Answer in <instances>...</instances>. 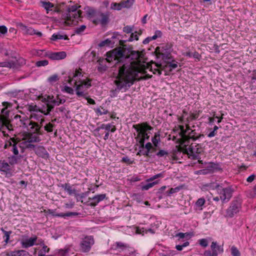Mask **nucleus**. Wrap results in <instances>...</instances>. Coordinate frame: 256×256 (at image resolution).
<instances>
[{
  "label": "nucleus",
  "mask_w": 256,
  "mask_h": 256,
  "mask_svg": "<svg viewBox=\"0 0 256 256\" xmlns=\"http://www.w3.org/2000/svg\"><path fill=\"white\" fill-rule=\"evenodd\" d=\"M108 21V14H104L98 12L97 14L96 20H94V24L101 23L105 24Z\"/></svg>",
  "instance_id": "15"
},
{
  "label": "nucleus",
  "mask_w": 256,
  "mask_h": 256,
  "mask_svg": "<svg viewBox=\"0 0 256 256\" xmlns=\"http://www.w3.org/2000/svg\"><path fill=\"white\" fill-rule=\"evenodd\" d=\"M54 126V125L51 123H48L46 124L44 126V130L47 131L48 132H52V128Z\"/></svg>",
  "instance_id": "49"
},
{
  "label": "nucleus",
  "mask_w": 256,
  "mask_h": 256,
  "mask_svg": "<svg viewBox=\"0 0 256 256\" xmlns=\"http://www.w3.org/2000/svg\"><path fill=\"white\" fill-rule=\"evenodd\" d=\"M134 0H123L121 2L122 8H130L134 4Z\"/></svg>",
  "instance_id": "26"
},
{
  "label": "nucleus",
  "mask_w": 256,
  "mask_h": 256,
  "mask_svg": "<svg viewBox=\"0 0 256 256\" xmlns=\"http://www.w3.org/2000/svg\"><path fill=\"white\" fill-rule=\"evenodd\" d=\"M206 200L204 198H200L196 202V210H202V206L205 204Z\"/></svg>",
  "instance_id": "28"
},
{
  "label": "nucleus",
  "mask_w": 256,
  "mask_h": 256,
  "mask_svg": "<svg viewBox=\"0 0 256 256\" xmlns=\"http://www.w3.org/2000/svg\"><path fill=\"white\" fill-rule=\"evenodd\" d=\"M20 156H18V154L14 156H11L8 157V160L9 164L11 165H14L18 163V160H20Z\"/></svg>",
  "instance_id": "27"
},
{
  "label": "nucleus",
  "mask_w": 256,
  "mask_h": 256,
  "mask_svg": "<svg viewBox=\"0 0 256 256\" xmlns=\"http://www.w3.org/2000/svg\"><path fill=\"white\" fill-rule=\"evenodd\" d=\"M110 8L112 10H120L122 9L121 2L120 3L112 2L110 4Z\"/></svg>",
  "instance_id": "37"
},
{
  "label": "nucleus",
  "mask_w": 256,
  "mask_h": 256,
  "mask_svg": "<svg viewBox=\"0 0 256 256\" xmlns=\"http://www.w3.org/2000/svg\"><path fill=\"white\" fill-rule=\"evenodd\" d=\"M256 178V176L254 174L250 176L246 179V181L248 182H252Z\"/></svg>",
  "instance_id": "57"
},
{
  "label": "nucleus",
  "mask_w": 256,
  "mask_h": 256,
  "mask_svg": "<svg viewBox=\"0 0 256 256\" xmlns=\"http://www.w3.org/2000/svg\"><path fill=\"white\" fill-rule=\"evenodd\" d=\"M200 135L199 134H197L195 132V130H192L191 129L187 132L186 136L184 140H188L189 142L190 139L192 140H196L199 137Z\"/></svg>",
  "instance_id": "21"
},
{
  "label": "nucleus",
  "mask_w": 256,
  "mask_h": 256,
  "mask_svg": "<svg viewBox=\"0 0 256 256\" xmlns=\"http://www.w3.org/2000/svg\"><path fill=\"white\" fill-rule=\"evenodd\" d=\"M210 248L213 253V256H218V254L222 253L224 251L223 248L218 246L216 242H212Z\"/></svg>",
  "instance_id": "18"
},
{
  "label": "nucleus",
  "mask_w": 256,
  "mask_h": 256,
  "mask_svg": "<svg viewBox=\"0 0 256 256\" xmlns=\"http://www.w3.org/2000/svg\"><path fill=\"white\" fill-rule=\"evenodd\" d=\"M134 127L139 132L138 136L140 137V138L138 142L140 144L142 145L144 143L145 140H148L150 138L149 132H148V130H152V128L146 123L134 126Z\"/></svg>",
  "instance_id": "6"
},
{
  "label": "nucleus",
  "mask_w": 256,
  "mask_h": 256,
  "mask_svg": "<svg viewBox=\"0 0 256 256\" xmlns=\"http://www.w3.org/2000/svg\"><path fill=\"white\" fill-rule=\"evenodd\" d=\"M232 255V256H240V253L238 250L235 247L232 246L231 248Z\"/></svg>",
  "instance_id": "45"
},
{
  "label": "nucleus",
  "mask_w": 256,
  "mask_h": 256,
  "mask_svg": "<svg viewBox=\"0 0 256 256\" xmlns=\"http://www.w3.org/2000/svg\"><path fill=\"white\" fill-rule=\"evenodd\" d=\"M30 125H32L31 128H34V132L26 134L22 139L14 137L10 138L6 142L4 148H10L13 154L16 155L19 153L18 147L20 148V152L22 153L26 148L34 149L35 146L32 143L39 142L41 140L38 134L40 127L38 124L34 122H30Z\"/></svg>",
  "instance_id": "2"
},
{
  "label": "nucleus",
  "mask_w": 256,
  "mask_h": 256,
  "mask_svg": "<svg viewBox=\"0 0 256 256\" xmlns=\"http://www.w3.org/2000/svg\"><path fill=\"white\" fill-rule=\"evenodd\" d=\"M84 98L87 100L88 103L92 104H95V102L93 99H92L91 98H87L86 96V97H84Z\"/></svg>",
  "instance_id": "62"
},
{
  "label": "nucleus",
  "mask_w": 256,
  "mask_h": 256,
  "mask_svg": "<svg viewBox=\"0 0 256 256\" xmlns=\"http://www.w3.org/2000/svg\"><path fill=\"white\" fill-rule=\"evenodd\" d=\"M106 60L108 62L113 60L124 62L119 66L118 75L114 81L117 89L130 87L134 80H146L152 77L146 74L149 69L154 74H162V70L170 72L178 66L176 63L168 62L166 64L154 63V66L149 64L144 60L142 54L137 51L128 52L122 48H118L106 53Z\"/></svg>",
  "instance_id": "1"
},
{
  "label": "nucleus",
  "mask_w": 256,
  "mask_h": 256,
  "mask_svg": "<svg viewBox=\"0 0 256 256\" xmlns=\"http://www.w3.org/2000/svg\"><path fill=\"white\" fill-rule=\"evenodd\" d=\"M241 204L240 202L238 201L232 202L227 209L226 216L228 218L233 217L239 212Z\"/></svg>",
  "instance_id": "12"
},
{
  "label": "nucleus",
  "mask_w": 256,
  "mask_h": 256,
  "mask_svg": "<svg viewBox=\"0 0 256 256\" xmlns=\"http://www.w3.org/2000/svg\"><path fill=\"white\" fill-rule=\"evenodd\" d=\"M58 80V76L57 74H53L48 78V81L51 83L54 84Z\"/></svg>",
  "instance_id": "42"
},
{
  "label": "nucleus",
  "mask_w": 256,
  "mask_h": 256,
  "mask_svg": "<svg viewBox=\"0 0 256 256\" xmlns=\"http://www.w3.org/2000/svg\"><path fill=\"white\" fill-rule=\"evenodd\" d=\"M180 188L178 186L174 188H171L169 192H168V194L170 195L171 194L177 192L180 190Z\"/></svg>",
  "instance_id": "50"
},
{
  "label": "nucleus",
  "mask_w": 256,
  "mask_h": 256,
  "mask_svg": "<svg viewBox=\"0 0 256 256\" xmlns=\"http://www.w3.org/2000/svg\"><path fill=\"white\" fill-rule=\"evenodd\" d=\"M168 152L164 150H160L157 154L156 155L158 156H163L165 155H167Z\"/></svg>",
  "instance_id": "56"
},
{
  "label": "nucleus",
  "mask_w": 256,
  "mask_h": 256,
  "mask_svg": "<svg viewBox=\"0 0 256 256\" xmlns=\"http://www.w3.org/2000/svg\"><path fill=\"white\" fill-rule=\"evenodd\" d=\"M68 251L66 250H59L58 252V256H64Z\"/></svg>",
  "instance_id": "54"
},
{
  "label": "nucleus",
  "mask_w": 256,
  "mask_h": 256,
  "mask_svg": "<svg viewBox=\"0 0 256 256\" xmlns=\"http://www.w3.org/2000/svg\"><path fill=\"white\" fill-rule=\"evenodd\" d=\"M62 188L66 191L70 195L76 194V190L75 188H73L69 184H65L62 185Z\"/></svg>",
  "instance_id": "23"
},
{
  "label": "nucleus",
  "mask_w": 256,
  "mask_h": 256,
  "mask_svg": "<svg viewBox=\"0 0 256 256\" xmlns=\"http://www.w3.org/2000/svg\"><path fill=\"white\" fill-rule=\"evenodd\" d=\"M64 90L66 92L70 94H73L74 92V90H73V88L68 86H64Z\"/></svg>",
  "instance_id": "51"
},
{
  "label": "nucleus",
  "mask_w": 256,
  "mask_h": 256,
  "mask_svg": "<svg viewBox=\"0 0 256 256\" xmlns=\"http://www.w3.org/2000/svg\"><path fill=\"white\" fill-rule=\"evenodd\" d=\"M50 248L45 244H43L42 249L39 252L38 256H45L48 252Z\"/></svg>",
  "instance_id": "35"
},
{
  "label": "nucleus",
  "mask_w": 256,
  "mask_h": 256,
  "mask_svg": "<svg viewBox=\"0 0 256 256\" xmlns=\"http://www.w3.org/2000/svg\"><path fill=\"white\" fill-rule=\"evenodd\" d=\"M163 176L164 174L162 173L154 176L148 180V184L142 186V189L143 190H148L149 188H152L154 185L158 184V180L154 182L152 181L156 178L163 177Z\"/></svg>",
  "instance_id": "13"
},
{
  "label": "nucleus",
  "mask_w": 256,
  "mask_h": 256,
  "mask_svg": "<svg viewBox=\"0 0 256 256\" xmlns=\"http://www.w3.org/2000/svg\"><path fill=\"white\" fill-rule=\"evenodd\" d=\"M0 172L8 174L11 172V168L9 164L5 160H0Z\"/></svg>",
  "instance_id": "17"
},
{
  "label": "nucleus",
  "mask_w": 256,
  "mask_h": 256,
  "mask_svg": "<svg viewBox=\"0 0 256 256\" xmlns=\"http://www.w3.org/2000/svg\"><path fill=\"white\" fill-rule=\"evenodd\" d=\"M199 244L202 246L206 248L208 246V241L206 239L202 238L199 240Z\"/></svg>",
  "instance_id": "46"
},
{
  "label": "nucleus",
  "mask_w": 256,
  "mask_h": 256,
  "mask_svg": "<svg viewBox=\"0 0 256 256\" xmlns=\"http://www.w3.org/2000/svg\"><path fill=\"white\" fill-rule=\"evenodd\" d=\"M140 150L138 152L137 154L138 155H143L146 156H150L149 152H148V151H146V149L144 148V144H140Z\"/></svg>",
  "instance_id": "31"
},
{
  "label": "nucleus",
  "mask_w": 256,
  "mask_h": 256,
  "mask_svg": "<svg viewBox=\"0 0 256 256\" xmlns=\"http://www.w3.org/2000/svg\"><path fill=\"white\" fill-rule=\"evenodd\" d=\"M8 32L7 28L4 26H0V34H6Z\"/></svg>",
  "instance_id": "53"
},
{
  "label": "nucleus",
  "mask_w": 256,
  "mask_h": 256,
  "mask_svg": "<svg viewBox=\"0 0 256 256\" xmlns=\"http://www.w3.org/2000/svg\"><path fill=\"white\" fill-rule=\"evenodd\" d=\"M66 53L64 52H51L48 54V56L52 60H60L66 57Z\"/></svg>",
  "instance_id": "16"
},
{
  "label": "nucleus",
  "mask_w": 256,
  "mask_h": 256,
  "mask_svg": "<svg viewBox=\"0 0 256 256\" xmlns=\"http://www.w3.org/2000/svg\"><path fill=\"white\" fill-rule=\"evenodd\" d=\"M86 28V26L85 25H82L76 29V32L78 34H80Z\"/></svg>",
  "instance_id": "52"
},
{
  "label": "nucleus",
  "mask_w": 256,
  "mask_h": 256,
  "mask_svg": "<svg viewBox=\"0 0 256 256\" xmlns=\"http://www.w3.org/2000/svg\"><path fill=\"white\" fill-rule=\"evenodd\" d=\"M180 148L183 152L186 154L188 157L193 160H198L200 163H202L200 160V154L202 152V148L196 143H192L190 144V142L188 140H183L180 146Z\"/></svg>",
  "instance_id": "4"
},
{
  "label": "nucleus",
  "mask_w": 256,
  "mask_h": 256,
  "mask_svg": "<svg viewBox=\"0 0 256 256\" xmlns=\"http://www.w3.org/2000/svg\"><path fill=\"white\" fill-rule=\"evenodd\" d=\"M51 39L53 40H66L68 38L66 35H62L60 34H52Z\"/></svg>",
  "instance_id": "33"
},
{
  "label": "nucleus",
  "mask_w": 256,
  "mask_h": 256,
  "mask_svg": "<svg viewBox=\"0 0 256 256\" xmlns=\"http://www.w3.org/2000/svg\"><path fill=\"white\" fill-rule=\"evenodd\" d=\"M64 99H62L58 96L56 98L48 96V98L46 108L42 109L40 110H39L44 114L47 115L49 114L50 112L52 110L54 106H59L60 104H64Z\"/></svg>",
  "instance_id": "7"
},
{
  "label": "nucleus",
  "mask_w": 256,
  "mask_h": 256,
  "mask_svg": "<svg viewBox=\"0 0 256 256\" xmlns=\"http://www.w3.org/2000/svg\"><path fill=\"white\" fill-rule=\"evenodd\" d=\"M189 235H190V234L187 232H186V233L180 232L176 235V236L180 238H183L185 236H189Z\"/></svg>",
  "instance_id": "55"
},
{
  "label": "nucleus",
  "mask_w": 256,
  "mask_h": 256,
  "mask_svg": "<svg viewBox=\"0 0 256 256\" xmlns=\"http://www.w3.org/2000/svg\"><path fill=\"white\" fill-rule=\"evenodd\" d=\"M74 196L76 198L78 201L80 200L84 197L83 194H80L77 192L76 193V194H74Z\"/></svg>",
  "instance_id": "63"
},
{
  "label": "nucleus",
  "mask_w": 256,
  "mask_h": 256,
  "mask_svg": "<svg viewBox=\"0 0 256 256\" xmlns=\"http://www.w3.org/2000/svg\"><path fill=\"white\" fill-rule=\"evenodd\" d=\"M94 244V240L92 236H86L80 244L81 251L84 252H89Z\"/></svg>",
  "instance_id": "8"
},
{
  "label": "nucleus",
  "mask_w": 256,
  "mask_h": 256,
  "mask_svg": "<svg viewBox=\"0 0 256 256\" xmlns=\"http://www.w3.org/2000/svg\"><path fill=\"white\" fill-rule=\"evenodd\" d=\"M122 161L123 162H124L126 163H128V164H132V161L128 158V157H124L122 158Z\"/></svg>",
  "instance_id": "58"
},
{
  "label": "nucleus",
  "mask_w": 256,
  "mask_h": 256,
  "mask_svg": "<svg viewBox=\"0 0 256 256\" xmlns=\"http://www.w3.org/2000/svg\"><path fill=\"white\" fill-rule=\"evenodd\" d=\"M41 6L46 10L47 14H48L50 12L52 11V9L54 8V4L50 2L41 1Z\"/></svg>",
  "instance_id": "22"
},
{
  "label": "nucleus",
  "mask_w": 256,
  "mask_h": 256,
  "mask_svg": "<svg viewBox=\"0 0 256 256\" xmlns=\"http://www.w3.org/2000/svg\"><path fill=\"white\" fill-rule=\"evenodd\" d=\"M106 195L105 194H100L96 195L92 198L90 205L92 206H96L99 202L102 201L106 198Z\"/></svg>",
  "instance_id": "19"
},
{
  "label": "nucleus",
  "mask_w": 256,
  "mask_h": 256,
  "mask_svg": "<svg viewBox=\"0 0 256 256\" xmlns=\"http://www.w3.org/2000/svg\"><path fill=\"white\" fill-rule=\"evenodd\" d=\"M6 255L7 256H29L30 254L24 250H18L8 252Z\"/></svg>",
  "instance_id": "20"
},
{
  "label": "nucleus",
  "mask_w": 256,
  "mask_h": 256,
  "mask_svg": "<svg viewBox=\"0 0 256 256\" xmlns=\"http://www.w3.org/2000/svg\"><path fill=\"white\" fill-rule=\"evenodd\" d=\"M16 62L12 61H5L4 62H0V66L1 67H6L9 68H15L16 67Z\"/></svg>",
  "instance_id": "25"
},
{
  "label": "nucleus",
  "mask_w": 256,
  "mask_h": 256,
  "mask_svg": "<svg viewBox=\"0 0 256 256\" xmlns=\"http://www.w3.org/2000/svg\"><path fill=\"white\" fill-rule=\"evenodd\" d=\"M16 26L24 34H36L40 37L42 36V34L41 32H37L32 28L28 26L21 22L17 23Z\"/></svg>",
  "instance_id": "10"
},
{
  "label": "nucleus",
  "mask_w": 256,
  "mask_h": 256,
  "mask_svg": "<svg viewBox=\"0 0 256 256\" xmlns=\"http://www.w3.org/2000/svg\"><path fill=\"white\" fill-rule=\"evenodd\" d=\"M112 44V40L109 39H106L105 40L100 42L98 44V46L100 47H102L105 46H110Z\"/></svg>",
  "instance_id": "39"
},
{
  "label": "nucleus",
  "mask_w": 256,
  "mask_h": 256,
  "mask_svg": "<svg viewBox=\"0 0 256 256\" xmlns=\"http://www.w3.org/2000/svg\"><path fill=\"white\" fill-rule=\"evenodd\" d=\"M101 128L102 129H104L108 131H110L112 132H114L116 130L115 126L110 124H103L102 125Z\"/></svg>",
  "instance_id": "30"
},
{
  "label": "nucleus",
  "mask_w": 256,
  "mask_h": 256,
  "mask_svg": "<svg viewBox=\"0 0 256 256\" xmlns=\"http://www.w3.org/2000/svg\"><path fill=\"white\" fill-rule=\"evenodd\" d=\"M16 63L20 65H22L26 64L25 60L22 58H20L16 60Z\"/></svg>",
  "instance_id": "64"
},
{
  "label": "nucleus",
  "mask_w": 256,
  "mask_h": 256,
  "mask_svg": "<svg viewBox=\"0 0 256 256\" xmlns=\"http://www.w3.org/2000/svg\"><path fill=\"white\" fill-rule=\"evenodd\" d=\"M190 243L188 242H184L182 244H178L176 246V248L179 251L182 250L184 248H185L189 245Z\"/></svg>",
  "instance_id": "43"
},
{
  "label": "nucleus",
  "mask_w": 256,
  "mask_h": 256,
  "mask_svg": "<svg viewBox=\"0 0 256 256\" xmlns=\"http://www.w3.org/2000/svg\"><path fill=\"white\" fill-rule=\"evenodd\" d=\"M204 255V256H213V253L209 250H205Z\"/></svg>",
  "instance_id": "61"
},
{
  "label": "nucleus",
  "mask_w": 256,
  "mask_h": 256,
  "mask_svg": "<svg viewBox=\"0 0 256 256\" xmlns=\"http://www.w3.org/2000/svg\"><path fill=\"white\" fill-rule=\"evenodd\" d=\"M180 134L182 136V138L184 140L187 134V132L190 130V126H186V129L184 128V126H180Z\"/></svg>",
  "instance_id": "29"
},
{
  "label": "nucleus",
  "mask_w": 256,
  "mask_h": 256,
  "mask_svg": "<svg viewBox=\"0 0 256 256\" xmlns=\"http://www.w3.org/2000/svg\"><path fill=\"white\" fill-rule=\"evenodd\" d=\"M141 33L137 34L136 32H132L130 34V36L128 40V42H132L134 40H138V35H140Z\"/></svg>",
  "instance_id": "38"
},
{
  "label": "nucleus",
  "mask_w": 256,
  "mask_h": 256,
  "mask_svg": "<svg viewBox=\"0 0 256 256\" xmlns=\"http://www.w3.org/2000/svg\"><path fill=\"white\" fill-rule=\"evenodd\" d=\"M37 240L38 237L36 236L28 238L27 236L24 235L22 236L20 242L22 248H28L34 246Z\"/></svg>",
  "instance_id": "9"
},
{
  "label": "nucleus",
  "mask_w": 256,
  "mask_h": 256,
  "mask_svg": "<svg viewBox=\"0 0 256 256\" xmlns=\"http://www.w3.org/2000/svg\"><path fill=\"white\" fill-rule=\"evenodd\" d=\"M4 120L2 118V116L0 115V130L4 126Z\"/></svg>",
  "instance_id": "59"
},
{
  "label": "nucleus",
  "mask_w": 256,
  "mask_h": 256,
  "mask_svg": "<svg viewBox=\"0 0 256 256\" xmlns=\"http://www.w3.org/2000/svg\"><path fill=\"white\" fill-rule=\"evenodd\" d=\"M86 16L89 20L92 21L94 23V20H96L97 17V14L98 12H96L95 10L92 8L88 7L85 8Z\"/></svg>",
  "instance_id": "14"
},
{
  "label": "nucleus",
  "mask_w": 256,
  "mask_h": 256,
  "mask_svg": "<svg viewBox=\"0 0 256 256\" xmlns=\"http://www.w3.org/2000/svg\"><path fill=\"white\" fill-rule=\"evenodd\" d=\"M76 213L74 212H67V213H60V214H54V216L58 217H66V216H70L72 215H76Z\"/></svg>",
  "instance_id": "41"
},
{
  "label": "nucleus",
  "mask_w": 256,
  "mask_h": 256,
  "mask_svg": "<svg viewBox=\"0 0 256 256\" xmlns=\"http://www.w3.org/2000/svg\"><path fill=\"white\" fill-rule=\"evenodd\" d=\"M160 141V134L158 132H156L154 134V136L152 138V142L154 147H157L158 144Z\"/></svg>",
  "instance_id": "32"
},
{
  "label": "nucleus",
  "mask_w": 256,
  "mask_h": 256,
  "mask_svg": "<svg viewBox=\"0 0 256 256\" xmlns=\"http://www.w3.org/2000/svg\"><path fill=\"white\" fill-rule=\"evenodd\" d=\"M82 18L81 10L76 5L68 6L66 12L62 15L64 24L70 26L76 25Z\"/></svg>",
  "instance_id": "5"
},
{
  "label": "nucleus",
  "mask_w": 256,
  "mask_h": 256,
  "mask_svg": "<svg viewBox=\"0 0 256 256\" xmlns=\"http://www.w3.org/2000/svg\"><path fill=\"white\" fill-rule=\"evenodd\" d=\"M192 57H194V58L198 59V60H200V56L198 52H194L192 53Z\"/></svg>",
  "instance_id": "60"
},
{
  "label": "nucleus",
  "mask_w": 256,
  "mask_h": 256,
  "mask_svg": "<svg viewBox=\"0 0 256 256\" xmlns=\"http://www.w3.org/2000/svg\"><path fill=\"white\" fill-rule=\"evenodd\" d=\"M123 31L126 34H130L133 32V26H126L123 28Z\"/></svg>",
  "instance_id": "47"
},
{
  "label": "nucleus",
  "mask_w": 256,
  "mask_h": 256,
  "mask_svg": "<svg viewBox=\"0 0 256 256\" xmlns=\"http://www.w3.org/2000/svg\"><path fill=\"white\" fill-rule=\"evenodd\" d=\"M156 147H154L152 143L150 142H148L144 146V148L146 151H148V152L149 154L150 152V151L152 150L153 151L156 150L155 148Z\"/></svg>",
  "instance_id": "40"
},
{
  "label": "nucleus",
  "mask_w": 256,
  "mask_h": 256,
  "mask_svg": "<svg viewBox=\"0 0 256 256\" xmlns=\"http://www.w3.org/2000/svg\"><path fill=\"white\" fill-rule=\"evenodd\" d=\"M34 150L36 154L40 156H44L46 154V151L44 146H38L33 149Z\"/></svg>",
  "instance_id": "24"
},
{
  "label": "nucleus",
  "mask_w": 256,
  "mask_h": 256,
  "mask_svg": "<svg viewBox=\"0 0 256 256\" xmlns=\"http://www.w3.org/2000/svg\"><path fill=\"white\" fill-rule=\"evenodd\" d=\"M2 232L4 234V242H5L4 245L6 246V245L8 244V243L9 242L10 236V234L12 233V232H10V231H9V232L6 231V230H4L3 229H2Z\"/></svg>",
  "instance_id": "36"
},
{
  "label": "nucleus",
  "mask_w": 256,
  "mask_h": 256,
  "mask_svg": "<svg viewBox=\"0 0 256 256\" xmlns=\"http://www.w3.org/2000/svg\"><path fill=\"white\" fill-rule=\"evenodd\" d=\"M116 248L120 249V250L122 251L129 248V246L128 244L122 243V242H116Z\"/></svg>",
  "instance_id": "34"
},
{
  "label": "nucleus",
  "mask_w": 256,
  "mask_h": 256,
  "mask_svg": "<svg viewBox=\"0 0 256 256\" xmlns=\"http://www.w3.org/2000/svg\"><path fill=\"white\" fill-rule=\"evenodd\" d=\"M216 188L218 190V193L220 194V199L223 202H227L230 199L232 194L230 190L228 188H222V186L217 184Z\"/></svg>",
  "instance_id": "11"
},
{
  "label": "nucleus",
  "mask_w": 256,
  "mask_h": 256,
  "mask_svg": "<svg viewBox=\"0 0 256 256\" xmlns=\"http://www.w3.org/2000/svg\"><path fill=\"white\" fill-rule=\"evenodd\" d=\"M96 112L98 114L100 115L106 114L108 113V111L105 109H104L103 108H97L96 110Z\"/></svg>",
  "instance_id": "48"
},
{
  "label": "nucleus",
  "mask_w": 256,
  "mask_h": 256,
  "mask_svg": "<svg viewBox=\"0 0 256 256\" xmlns=\"http://www.w3.org/2000/svg\"><path fill=\"white\" fill-rule=\"evenodd\" d=\"M81 71V69L76 70L72 78L69 76L68 80H66L70 84L74 80L76 95L78 96L86 97V94L85 92L91 86V82L90 80L84 78Z\"/></svg>",
  "instance_id": "3"
},
{
  "label": "nucleus",
  "mask_w": 256,
  "mask_h": 256,
  "mask_svg": "<svg viewBox=\"0 0 256 256\" xmlns=\"http://www.w3.org/2000/svg\"><path fill=\"white\" fill-rule=\"evenodd\" d=\"M48 62L47 60H42L38 61L36 62V66L38 67L47 66Z\"/></svg>",
  "instance_id": "44"
}]
</instances>
